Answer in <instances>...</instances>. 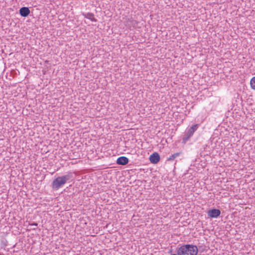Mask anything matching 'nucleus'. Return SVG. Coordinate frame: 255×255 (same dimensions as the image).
Returning a JSON list of instances; mask_svg holds the SVG:
<instances>
[{"mask_svg": "<svg viewBox=\"0 0 255 255\" xmlns=\"http://www.w3.org/2000/svg\"><path fill=\"white\" fill-rule=\"evenodd\" d=\"M198 252L196 246L193 245H185L182 246L177 249L178 255H197Z\"/></svg>", "mask_w": 255, "mask_h": 255, "instance_id": "nucleus-1", "label": "nucleus"}, {"mask_svg": "<svg viewBox=\"0 0 255 255\" xmlns=\"http://www.w3.org/2000/svg\"><path fill=\"white\" fill-rule=\"evenodd\" d=\"M72 177V174L71 173H69L66 175L57 177L53 181L52 183V188L56 190L59 189Z\"/></svg>", "mask_w": 255, "mask_h": 255, "instance_id": "nucleus-2", "label": "nucleus"}, {"mask_svg": "<svg viewBox=\"0 0 255 255\" xmlns=\"http://www.w3.org/2000/svg\"><path fill=\"white\" fill-rule=\"evenodd\" d=\"M199 126V124H195L188 129L182 138L183 143L185 144L188 140H189L190 137L193 135L195 131L198 128Z\"/></svg>", "mask_w": 255, "mask_h": 255, "instance_id": "nucleus-3", "label": "nucleus"}, {"mask_svg": "<svg viewBox=\"0 0 255 255\" xmlns=\"http://www.w3.org/2000/svg\"><path fill=\"white\" fill-rule=\"evenodd\" d=\"M208 216L211 218H216L220 216L221 211L218 209H211L207 212Z\"/></svg>", "mask_w": 255, "mask_h": 255, "instance_id": "nucleus-4", "label": "nucleus"}, {"mask_svg": "<svg viewBox=\"0 0 255 255\" xmlns=\"http://www.w3.org/2000/svg\"><path fill=\"white\" fill-rule=\"evenodd\" d=\"M149 160L151 163L156 164L160 160V156L157 152H154L150 155Z\"/></svg>", "mask_w": 255, "mask_h": 255, "instance_id": "nucleus-5", "label": "nucleus"}, {"mask_svg": "<svg viewBox=\"0 0 255 255\" xmlns=\"http://www.w3.org/2000/svg\"><path fill=\"white\" fill-rule=\"evenodd\" d=\"M128 159L125 156H121L117 160V163L118 165H125L128 163Z\"/></svg>", "mask_w": 255, "mask_h": 255, "instance_id": "nucleus-6", "label": "nucleus"}, {"mask_svg": "<svg viewBox=\"0 0 255 255\" xmlns=\"http://www.w3.org/2000/svg\"><path fill=\"white\" fill-rule=\"evenodd\" d=\"M30 10L27 7H22L19 9V13L22 17H26L30 14Z\"/></svg>", "mask_w": 255, "mask_h": 255, "instance_id": "nucleus-7", "label": "nucleus"}, {"mask_svg": "<svg viewBox=\"0 0 255 255\" xmlns=\"http://www.w3.org/2000/svg\"><path fill=\"white\" fill-rule=\"evenodd\" d=\"M127 23L128 26L132 27H135L137 24V22L131 17L127 19Z\"/></svg>", "mask_w": 255, "mask_h": 255, "instance_id": "nucleus-8", "label": "nucleus"}, {"mask_svg": "<svg viewBox=\"0 0 255 255\" xmlns=\"http://www.w3.org/2000/svg\"><path fill=\"white\" fill-rule=\"evenodd\" d=\"M83 15H84V16H85V18L89 19L93 21H97V19H95L94 17V15L92 13L88 12V13H87L86 14H84Z\"/></svg>", "mask_w": 255, "mask_h": 255, "instance_id": "nucleus-9", "label": "nucleus"}, {"mask_svg": "<svg viewBox=\"0 0 255 255\" xmlns=\"http://www.w3.org/2000/svg\"><path fill=\"white\" fill-rule=\"evenodd\" d=\"M181 154V152H176L173 154H172L171 156H170L168 158V161H173L174 160L176 157L179 156L180 154Z\"/></svg>", "mask_w": 255, "mask_h": 255, "instance_id": "nucleus-10", "label": "nucleus"}, {"mask_svg": "<svg viewBox=\"0 0 255 255\" xmlns=\"http://www.w3.org/2000/svg\"><path fill=\"white\" fill-rule=\"evenodd\" d=\"M250 85L252 89L255 90V76L251 79Z\"/></svg>", "mask_w": 255, "mask_h": 255, "instance_id": "nucleus-11", "label": "nucleus"}, {"mask_svg": "<svg viewBox=\"0 0 255 255\" xmlns=\"http://www.w3.org/2000/svg\"><path fill=\"white\" fill-rule=\"evenodd\" d=\"M29 225L30 226H34V228H32L33 230H35L36 228V227L37 226L38 224L36 223H33L31 224H30Z\"/></svg>", "mask_w": 255, "mask_h": 255, "instance_id": "nucleus-12", "label": "nucleus"}, {"mask_svg": "<svg viewBox=\"0 0 255 255\" xmlns=\"http://www.w3.org/2000/svg\"><path fill=\"white\" fill-rule=\"evenodd\" d=\"M178 255V254H177V255H176V254H173V255Z\"/></svg>", "mask_w": 255, "mask_h": 255, "instance_id": "nucleus-13", "label": "nucleus"}]
</instances>
